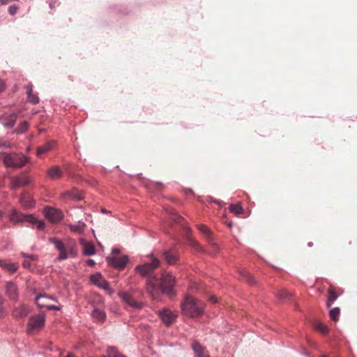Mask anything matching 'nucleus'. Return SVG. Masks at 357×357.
Listing matches in <instances>:
<instances>
[{
    "mask_svg": "<svg viewBox=\"0 0 357 357\" xmlns=\"http://www.w3.org/2000/svg\"><path fill=\"white\" fill-rule=\"evenodd\" d=\"M176 283L175 278L170 272L164 271L160 278L155 275L149 276L146 281V290L153 299H158L161 293L166 294L170 297L175 295L174 287Z\"/></svg>",
    "mask_w": 357,
    "mask_h": 357,
    "instance_id": "obj_1",
    "label": "nucleus"
},
{
    "mask_svg": "<svg viewBox=\"0 0 357 357\" xmlns=\"http://www.w3.org/2000/svg\"><path fill=\"white\" fill-rule=\"evenodd\" d=\"M204 303L192 296H187L181 303L183 313L190 317H197L204 312Z\"/></svg>",
    "mask_w": 357,
    "mask_h": 357,
    "instance_id": "obj_2",
    "label": "nucleus"
},
{
    "mask_svg": "<svg viewBox=\"0 0 357 357\" xmlns=\"http://www.w3.org/2000/svg\"><path fill=\"white\" fill-rule=\"evenodd\" d=\"M0 160L4 165L13 169L22 168L29 162L27 156L15 152L10 153H0Z\"/></svg>",
    "mask_w": 357,
    "mask_h": 357,
    "instance_id": "obj_3",
    "label": "nucleus"
},
{
    "mask_svg": "<svg viewBox=\"0 0 357 357\" xmlns=\"http://www.w3.org/2000/svg\"><path fill=\"white\" fill-rule=\"evenodd\" d=\"M50 241L59 251V260H65L69 257H75L77 256V251L74 244H64L61 241L54 238H50Z\"/></svg>",
    "mask_w": 357,
    "mask_h": 357,
    "instance_id": "obj_4",
    "label": "nucleus"
},
{
    "mask_svg": "<svg viewBox=\"0 0 357 357\" xmlns=\"http://www.w3.org/2000/svg\"><path fill=\"white\" fill-rule=\"evenodd\" d=\"M10 220L14 223L20 222H27L33 225H36L38 230L45 229V222L43 220H37L33 215L23 214L17 212L15 209H13L9 216Z\"/></svg>",
    "mask_w": 357,
    "mask_h": 357,
    "instance_id": "obj_5",
    "label": "nucleus"
},
{
    "mask_svg": "<svg viewBox=\"0 0 357 357\" xmlns=\"http://www.w3.org/2000/svg\"><path fill=\"white\" fill-rule=\"evenodd\" d=\"M160 265V261L158 258L152 257L149 262L137 266L135 270L139 275L145 277L151 274Z\"/></svg>",
    "mask_w": 357,
    "mask_h": 357,
    "instance_id": "obj_6",
    "label": "nucleus"
},
{
    "mask_svg": "<svg viewBox=\"0 0 357 357\" xmlns=\"http://www.w3.org/2000/svg\"><path fill=\"white\" fill-rule=\"evenodd\" d=\"M45 325V315L40 314L32 316L29 318L27 324V331L29 333L37 332L41 330Z\"/></svg>",
    "mask_w": 357,
    "mask_h": 357,
    "instance_id": "obj_7",
    "label": "nucleus"
},
{
    "mask_svg": "<svg viewBox=\"0 0 357 357\" xmlns=\"http://www.w3.org/2000/svg\"><path fill=\"white\" fill-rule=\"evenodd\" d=\"M43 213L45 218L52 223H57L60 222L63 216V213L60 210L50 206H46L44 208Z\"/></svg>",
    "mask_w": 357,
    "mask_h": 357,
    "instance_id": "obj_8",
    "label": "nucleus"
},
{
    "mask_svg": "<svg viewBox=\"0 0 357 357\" xmlns=\"http://www.w3.org/2000/svg\"><path fill=\"white\" fill-rule=\"evenodd\" d=\"M90 280L92 284L105 290L108 294H112L113 293V290L109 287V283L104 279L100 273H98L91 275Z\"/></svg>",
    "mask_w": 357,
    "mask_h": 357,
    "instance_id": "obj_9",
    "label": "nucleus"
},
{
    "mask_svg": "<svg viewBox=\"0 0 357 357\" xmlns=\"http://www.w3.org/2000/svg\"><path fill=\"white\" fill-rule=\"evenodd\" d=\"M52 297H47L45 295H39L36 298V303L40 308L45 307L48 310H59L60 308L56 305H50L49 303L50 300H52Z\"/></svg>",
    "mask_w": 357,
    "mask_h": 357,
    "instance_id": "obj_10",
    "label": "nucleus"
},
{
    "mask_svg": "<svg viewBox=\"0 0 357 357\" xmlns=\"http://www.w3.org/2000/svg\"><path fill=\"white\" fill-rule=\"evenodd\" d=\"M158 314L162 322L166 326L171 325L174 321H175L177 317V314L176 313L166 308L160 311Z\"/></svg>",
    "mask_w": 357,
    "mask_h": 357,
    "instance_id": "obj_11",
    "label": "nucleus"
},
{
    "mask_svg": "<svg viewBox=\"0 0 357 357\" xmlns=\"http://www.w3.org/2000/svg\"><path fill=\"white\" fill-rule=\"evenodd\" d=\"M108 264L116 268L123 269L128 263V259L126 256L107 257Z\"/></svg>",
    "mask_w": 357,
    "mask_h": 357,
    "instance_id": "obj_12",
    "label": "nucleus"
},
{
    "mask_svg": "<svg viewBox=\"0 0 357 357\" xmlns=\"http://www.w3.org/2000/svg\"><path fill=\"white\" fill-rule=\"evenodd\" d=\"M30 178L25 176H13L10 178V187L12 189L23 187L30 183Z\"/></svg>",
    "mask_w": 357,
    "mask_h": 357,
    "instance_id": "obj_13",
    "label": "nucleus"
},
{
    "mask_svg": "<svg viewBox=\"0 0 357 357\" xmlns=\"http://www.w3.org/2000/svg\"><path fill=\"white\" fill-rule=\"evenodd\" d=\"M119 296L126 304L134 308H141L142 304L136 301L131 294L128 292H120Z\"/></svg>",
    "mask_w": 357,
    "mask_h": 357,
    "instance_id": "obj_14",
    "label": "nucleus"
},
{
    "mask_svg": "<svg viewBox=\"0 0 357 357\" xmlns=\"http://www.w3.org/2000/svg\"><path fill=\"white\" fill-rule=\"evenodd\" d=\"M162 255L169 265H174L178 261V255L174 250L165 251Z\"/></svg>",
    "mask_w": 357,
    "mask_h": 357,
    "instance_id": "obj_15",
    "label": "nucleus"
},
{
    "mask_svg": "<svg viewBox=\"0 0 357 357\" xmlns=\"http://www.w3.org/2000/svg\"><path fill=\"white\" fill-rule=\"evenodd\" d=\"M56 145V142L54 141H49L45 143L44 144L39 146L36 149V155L38 157H40L43 154H45L50 151L52 150Z\"/></svg>",
    "mask_w": 357,
    "mask_h": 357,
    "instance_id": "obj_16",
    "label": "nucleus"
},
{
    "mask_svg": "<svg viewBox=\"0 0 357 357\" xmlns=\"http://www.w3.org/2000/svg\"><path fill=\"white\" fill-rule=\"evenodd\" d=\"M6 294L10 299L17 301L18 298L17 285L11 282H8L6 286Z\"/></svg>",
    "mask_w": 357,
    "mask_h": 357,
    "instance_id": "obj_17",
    "label": "nucleus"
},
{
    "mask_svg": "<svg viewBox=\"0 0 357 357\" xmlns=\"http://www.w3.org/2000/svg\"><path fill=\"white\" fill-rule=\"evenodd\" d=\"M0 267L10 274H13L18 269V264L17 263H10L8 261L0 259Z\"/></svg>",
    "mask_w": 357,
    "mask_h": 357,
    "instance_id": "obj_18",
    "label": "nucleus"
},
{
    "mask_svg": "<svg viewBox=\"0 0 357 357\" xmlns=\"http://www.w3.org/2000/svg\"><path fill=\"white\" fill-rule=\"evenodd\" d=\"M17 120V114L15 113L9 114H5L1 118V123L2 124L8 128H10L13 127Z\"/></svg>",
    "mask_w": 357,
    "mask_h": 357,
    "instance_id": "obj_19",
    "label": "nucleus"
},
{
    "mask_svg": "<svg viewBox=\"0 0 357 357\" xmlns=\"http://www.w3.org/2000/svg\"><path fill=\"white\" fill-rule=\"evenodd\" d=\"M29 312V308L24 304L15 307L13 311V316L15 318H22L26 317Z\"/></svg>",
    "mask_w": 357,
    "mask_h": 357,
    "instance_id": "obj_20",
    "label": "nucleus"
},
{
    "mask_svg": "<svg viewBox=\"0 0 357 357\" xmlns=\"http://www.w3.org/2000/svg\"><path fill=\"white\" fill-rule=\"evenodd\" d=\"M80 244L83 245V252L85 255L91 256L96 253L94 245L91 242H86L84 239L79 240Z\"/></svg>",
    "mask_w": 357,
    "mask_h": 357,
    "instance_id": "obj_21",
    "label": "nucleus"
},
{
    "mask_svg": "<svg viewBox=\"0 0 357 357\" xmlns=\"http://www.w3.org/2000/svg\"><path fill=\"white\" fill-rule=\"evenodd\" d=\"M47 176L53 180H57L62 177L63 172L59 166H53L47 170Z\"/></svg>",
    "mask_w": 357,
    "mask_h": 357,
    "instance_id": "obj_22",
    "label": "nucleus"
},
{
    "mask_svg": "<svg viewBox=\"0 0 357 357\" xmlns=\"http://www.w3.org/2000/svg\"><path fill=\"white\" fill-rule=\"evenodd\" d=\"M22 255L26 258L24 260L22 263V266L25 268H27L29 270H33L34 268V266L31 263V261H36L38 259V257L36 255H28L26 253H22Z\"/></svg>",
    "mask_w": 357,
    "mask_h": 357,
    "instance_id": "obj_23",
    "label": "nucleus"
},
{
    "mask_svg": "<svg viewBox=\"0 0 357 357\" xmlns=\"http://www.w3.org/2000/svg\"><path fill=\"white\" fill-rule=\"evenodd\" d=\"M338 294L335 290V288L333 286H330L328 289V298L326 301V306L330 307L333 303L337 298Z\"/></svg>",
    "mask_w": 357,
    "mask_h": 357,
    "instance_id": "obj_24",
    "label": "nucleus"
},
{
    "mask_svg": "<svg viewBox=\"0 0 357 357\" xmlns=\"http://www.w3.org/2000/svg\"><path fill=\"white\" fill-rule=\"evenodd\" d=\"M62 197L63 199H73L75 200H81L83 199L82 193L76 189L66 192L62 195Z\"/></svg>",
    "mask_w": 357,
    "mask_h": 357,
    "instance_id": "obj_25",
    "label": "nucleus"
},
{
    "mask_svg": "<svg viewBox=\"0 0 357 357\" xmlns=\"http://www.w3.org/2000/svg\"><path fill=\"white\" fill-rule=\"evenodd\" d=\"M197 227L208 242H211L213 241V233L206 225H197Z\"/></svg>",
    "mask_w": 357,
    "mask_h": 357,
    "instance_id": "obj_26",
    "label": "nucleus"
},
{
    "mask_svg": "<svg viewBox=\"0 0 357 357\" xmlns=\"http://www.w3.org/2000/svg\"><path fill=\"white\" fill-rule=\"evenodd\" d=\"M192 348L197 355V357H204L205 348L203 347L199 342L195 341L192 344Z\"/></svg>",
    "mask_w": 357,
    "mask_h": 357,
    "instance_id": "obj_27",
    "label": "nucleus"
},
{
    "mask_svg": "<svg viewBox=\"0 0 357 357\" xmlns=\"http://www.w3.org/2000/svg\"><path fill=\"white\" fill-rule=\"evenodd\" d=\"M20 204L25 208H31L34 205L33 201L25 195H22L20 199Z\"/></svg>",
    "mask_w": 357,
    "mask_h": 357,
    "instance_id": "obj_28",
    "label": "nucleus"
},
{
    "mask_svg": "<svg viewBox=\"0 0 357 357\" xmlns=\"http://www.w3.org/2000/svg\"><path fill=\"white\" fill-rule=\"evenodd\" d=\"M92 317L95 319H96L98 321H104L106 318V314L105 312L98 309L95 308L91 314Z\"/></svg>",
    "mask_w": 357,
    "mask_h": 357,
    "instance_id": "obj_29",
    "label": "nucleus"
},
{
    "mask_svg": "<svg viewBox=\"0 0 357 357\" xmlns=\"http://www.w3.org/2000/svg\"><path fill=\"white\" fill-rule=\"evenodd\" d=\"M229 211L235 215H240L243 213V208L240 204H231Z\"/></svg>",
    "mask_w": 357,
    "mask_h": 357,
    "instance_id": "obj_30",
    "label": "nucleus"
},
{
    "mask_svg": "<svg viewBox=\"0 0 357 357\" xmlns=\"http://www.w3.org/2000/svg\"><path fill=\"white\" fill-rule=\"evenodd\" d=\"M340 310L339 307H334V308H332L330 312H329V316L331 317V319L334 321H336L338 320V318H339V315H340Z\"/></svg>",
    "mask_w": 357,
    "mask_h": 357,
    "instance_id": "obj_31",
    "label": "nucleus"
},
{
    "mask_svg": "<svg viewBox=\"0 0 357 357\" xmlns=\"http://www.w3.org/2000/svg\"><path fill=\"white\" fill-rule=\"evenodd\" d=\"M84 226L85 225L84 223L78 225H69L70 230L78 234L83 232Z\"/></svg>",
    "mask_w": 357,
    "mask_h": 357,
    "instance_id": "obj_32",
    "label": "nucleus"
},
{
    "mask_svg": "<svg viewBox=\"0 0 357 357\" xmlns=\"http://www.w3.org/2000/svg\"><path fill=\"white\" fill-rule=\"evenodd\" d=\"M29 125L26 121H23L20 126L14 130V132L17 134H22L25 132L28 129Z\"/></svg>",
    "mask_w": 357,
    "mask_h": 357,
    "instance_id": "obj_33",
    "label": "nucleus"
},
{
    "mask_svg": "<svg viewBox=\"0 0 357 357\" xmlns=\"http://www.w3.org/2000/svg\"><path fill=\"white\" fill-rule=\"evenodd\" d=\"M315 328L322 334H326L328 332V326L321 322L315 324Z\"/></svg>",
    "mask_w": 357,
    "mask_h": 357,
    "instance_id": "obj_34",
    "label": "nucleus"
},
{
    "mask_svg": "<svg viewBox=\"0 0 357 357\" xmlns=\"http://www.w3.org/2000/svg\"><path fill=\"white\" fill-rule=\"evenodd\" d=\"M277 296L278 297L279 299H285L287 298H288L289 296H290V294L289 293V291L286 289H279L277 292Z\"/></svg>",
    "mask_w": 357,
    "mask_h": 357,
    "instance_id": "obj_35",
    "label": "nucleus"
},
{
    "mask_svg": "<svg viewBox=\"0 0 357 357\" xmlns=\"http://www.w3.org/2000/svg\"><path fill=\"white\" fill-rule=\"evenodd\" d=\"M27 99H28L29 102H30L33 104H37L39 102V98L36 95L33 94V93L27 95Z\"/></svg>",
    "mask_w": 357,
    "mask_h": 357,
    "instance_id": "obj_36",
    "label": "nucleus"
},
{
    "mask_svg": "<svg viewBox=\"0 0 357 357\" xmlns=\"http://www.w3.org/2000/svg\"><path fill=\"white\" fill-rule=\"evenodd\" d=\"M242 275L247 280V281L248 282H250V283L254 282L253 278L249 273L245 271V272L242 273Z\"/></svg>",
    "mask_w": 357,
    "mask_h": 357,
    "instance_id": "obj_37",
    "label": "nucleus"
},
{
    "mask_svg": "<svg viewBox=\"0 0 357 357\" xmlns=\"http://www.w3.org/2000/svg\"><path fill=\"white\" fill-rule=\"evenodd\" d=\"M172 218L173 219V220L174 222H178V223H180L181 222L180 220L183 219L179 215H178L175 212H172Z\"/></svg>",
    "mask_w": 357,
    "mask_h": 357,
    "instance_id": "obj_38",
    "label": "nucleus"
},
{
    "mask_svg": "<svg viewBox=\"0 0 357 357\" xmlns=\"http://www.w3.org/2000/svg\"><path fill=\"white\" fill-rule=\"evenodd\" d=\"M3 303H4V299L0 295V317L3 316V313H4V307L3 306Z\"/></svg>",
    "mask_w": 357,
    "mask_h": 357,
    "instance_id": "obj_39",
    "label": "nucleus"
},
{
    "mask_svg": "<svg viewBox=\"0 0 357 357\" xmlns=\"http://www.w3.org/2000/svg\"><path fill=\"white\" fill-rule=\"evenodd\" d=\"M109 356L110 357H125L122 354L117 353L114 349L111 350Z\"/></svg>",
    "mask_w": 357,
    "mask_h": 357,
    "instance_id": "obj_40",
    "label": "nucleus"
},
{
    "mask_svg": "<svg viewBox=\"0 0 357 357\" xmlns=\"http://www.w3.org/2000/svg\"><path fill=\"white\" fill-rule=\"evenodd\" d=\"M17 10V7L15 6H11L8 8V12L10 15H15Z\"/></svg>",
    "mask_w": 357,
    "mask_h": 357,
    "instance_id": "obj_41",
    "label": "nucleus"
},
{
    "mask_svg": "<svg viewBox=\"0 0 357 357\" xmlns=\"http://www.w3.org/2000/svg\"><path fill=\"white\" fill-rule=\"evenodd\" d=\"M32 88H33V86L31 84H28L27 86H25V89H26V94H31L32 93Z\"/></svg>",
    "mask_w": 357,
    "mask_h": 357,
    "instance_id": "obj_42",
    "label": "nucleus"
},
{
    "mask_svg": "<svg viewBox=\"0 0 357 357\" xmlns=\"http://www.w3.org/2000/svg\"><path fill=\"white\" fill-rule=\"evenodd\" d=\"M6 88L5 82L0 79V93L2 92Z\"/></svg>",
    "mask_w": 357,
    "mask_h": 357,
    "instance_id": "obj_43",
    "label": "nucleus"
},
{
    "mask_svg": "<svg viewBox=\"0 0 357 357\" xmlns=\"http://www.w3.org/2000/svg\"><path fill=\"white\" fill-rule=\"evenodd\" d=\"M86 264L89 265V266H93L95 264V261L93 260V259H88L86 261Z\"/></svg>",
    "mask_w": 357,
    "mask_h": 357,
    "instance_id": "obj_44",
    "label": "nucleus"
},
{
    "mask_svg": "<svg viewBox=\"0 0 357 357\" xmlns=\"http://www.w3.org/2000/svg\"><path fill=\"white\" fill-rule=\"evenodd\" d=\"M210 301L213 303H217L218 302V299L215 296H212L211 298H210Z\"/></svg>",
    "mask_w": 357,
    "mask_h": 357,
    "instance_id": "obj_45",
    "label": "nucleus"
},
{
    "mask_svg": "<svg viewBox=\"0 0 357 357\" xmlns=\"http://www.w3.org/2000/svg\"><path fill=\"white\" fill-rule=\"evenodd\" d=\"M9 145H10V144H9V143H8V142H0V146H1V147H2V146H5V147H6V146H9Z\"/></svg>",
    "mask_w": 357,
    "mask_h": 357,
    "instance_id": "obj_46",
    "label": "nucleus"
},
{
    "mask_svg": "<svg viewBox=\"0 0 357 357\" xmlns=\"http://www.w3.org/2000/svg\"><path fill=\"white\" fill-rule=\"evenodd\" d=\"M155 186L157 190H160L162 188V184L160 183H156Z\"/></svg>",
    "mask_w": 357,
    "mask_h": 357,
    "instance_id": "obj_47",
    "label": "nucleus"
},
{
    "mask_svg": "<svg viewBox=\"0 0 357 357\" xmlns=\"http://www.w3.org/2000/svg\"><path fill=\"white\" fill-rule=\"evenodd\" d=\"M66 357H75L73 354L70 353L68 354Z\"/></svg>",
    "mask_w": 357,
    "mask_h": 357,
    "instance_id": "obj_48",
    "label": "nucleus"
},
{
    "mask_svg": "<svg viewBox=\"0 0 357 357\" xmlns=\"http://www.w3.org/2000/svg\"><path fill=\"white\" fill-rule=\"evenodd\" d=\"M112 252H113L114 253H115V252L118 253V252H119V250H117L116 249H113Z\"/></svg>",
    "mask_w": 357,
    "mask_h": 357,
    "instance_id": "obj_49",
    "label": "nucleus"
},
{
    "mask_svg": "<svg viewBox=\"0 0 357 357\" xmlns=\"http://www.w3.org/2000/svg\"><path fill=\"white\" fill-rule=\"evenodd\" d=\"M3 217V213L0 211V219Z\"/></svg>",
    "mask_w": 357,
    "mask_h": 357,
    "instance_id": "obj_50",
    "label": "nucleus"
},
{
    "mask_svg": "<svg viewBox=\"0 0 357 357\" xmlns=\"http://www.w3.org/2000/svg\"><path fill=\"white\" fill-rule=\"evenodd\" d=\"M195 245H196V246H197V247H199V243H195Z\"/></svg>",
    "mask_w": 357,
    "mask_h": 357,
    "instance_id": "obj_51",
    "label": "nucleus"
},
{
    "mask_svg": "<svg viewBox=\"0 0 357 357\" xmlns=\"http://www.w3.org/2000/svg\"><path fill=\"white\" fill-rule=\"evenodd\" d=\"M321 357H326V356L324 355V356H322Z\"/></svg>",
    "mask_w": 357,
    "mask_h": 357,
    "instance_id": "obj_52",
    "label": "nucleus"
},
{
    "mask_svg": "<svg viewBox=\"0 0 357 357\" xmlns=\"http://www.w3.org/2000/svg\"><path fill=\"white\" fill-rule=\"evenodd\" d=\"M206 357H208V356H206Z\"/></svg>",
    "mask_w": 357,
    "mask_h": 357,
    "instance_id": "obj_53",
    "label": "nucleus"
}]
</instances>
